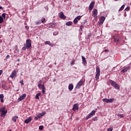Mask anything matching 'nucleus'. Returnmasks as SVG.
<instances>
[{
	"label": "nucleus",
	"mask_w": 131,
	"mask_h": 131,
	"mask_svg": "<svg viewBox=\"0 0 131 131\" xmlns=\"http://www.w3.org/2000/svg\"><path fill=\"white\" fill-rule=\"evenodd\" d=\"M82 84H83V81L81 80L80 81L78 82V83L76 85L77 89H80V86H81Z\"/></svg>",
	"instance_id": "1a4fd4ad"
},
{
	"label": "nucleus",
	"mask_w": 131,
	"mask_h": 131,
	"mask_svg": "<svg viewBox=\"0 0 131 131\" xmlns=\"http://www.w3.org/2000/svg\"><path fill=\"white\" fill-rule=\"evenodd\" d=\"M39 129H40V130H42V129H43V126L41 125L39 127Z\"/></svg>",
	"instance_id": "c9c22d12"
},
{
	"label": "nucleus",
	"mask_w": 131,
	"mask_h": 131,
	"mask_svg": "<svg viewBox=\"0 0 131 131\" xmlns=\"http://www.w3.org/2000/svg\"><path fill=\"white\" fill-rule=\"evenodd\" d=\"M9 58H10V55H7L6 58V59L7 60V59H9Z\"/></svg>",
	"instance_id": "49530a36"
},
{
	"label": "nucleus",
	"mask_w": 131,
	"mask_h": 131,
	"mask_svg": "<svg viewBox=\"0 0 131 131\" xmlns=\"http://www.w3.org/2000/svg\"><path fill=\"white\" fill-rule=\"evenodd\" d=\"M4 94H0V100L1 103H4Z\"/></svg>",
	"instance_id": "6ab92c4d"
},
{
	"label": "nucleus",
	"mask_w": 131,
	"mask_h": 131,
	"mask_svg": "<svg viewBox=\"0 0 131 131\" xmlns=\"http://www.w3.org/2000/svg\"><path fill=\"white\" fill-rule=\"evenodd\" d=\"M81 58H82V64L84 65V66H86V64H88V62L86 61L85 58H84L83 56H82Z\"/></svg>",
	"instance_id": "9d476101"
},
{
	"label": "nucleus",
	"mask_w": 131,
	"mask_h": 131,
	"mask_svg": "<svg viewBox=\"0 0 131 131\" xmlns=\"http://www.w3.org/2000/svg\"><path fill=\"white\" fill-rule=\"evenodd\" d=\"M45 44L49 45V46H52V43H51V42L50 41H45Z\"/></svg>",
	"instance_id": "cd10ccee"
},
{
	"label": "nucleus",
	"mask_w": 131,
	"mask_h": 131,
	"mask_svg": "<svg viewBox=\"0 0 131 131\" xmlns=\"http://www.w3.org/2000/svg\"><path fill=\"white\" fill-rule=\"evenodd\" d=\"M83 28H84L83 25H81V26H80V30H82V29H83Z\"/></svg>",
	"instance_id": "ea45409f"
},
{
	"label": "nucleus",
	"mask_w": 131,
	"mask_h": 131,
	"mask_svg": "<svg viewBox=\"0 0 131 131\" xmlns=\"http://www.w3.org/2000/svg\"><path fill=\"white\" fill-rule=\"evenodd\" d=\"M0 9H1V10H3V7L0 6Z\"/></svg>",
	"instance_id": "6e6d98bb"
},
{
	"label": "nucleus",
	"mask_w": 131,
	"mask_h": 131,
	"mask_svg": "<svg viewBox=\"0 0 131 131\" xmlns=\"http://www.w3.org/2000/svg\"><path fill=\"white\" fill-rule=\"evenodd\" d=\"M59 14V17L60 18H61V19H63V20H64V19H66V16H65V15H64V13L62 12H60Z\"/></svg>",
	"instance_id": "9b49d317"
},
{
	"label": "nucleus",
	"mask_w": 131,
	"mask_h": 131,
	"mask_svg": "<svg viewBox=\"0 0 131 131\" xmlns=\"http://www.w3.org/2000/svg\"><path fill=\"white\" fill-rule=\"evenodd\" d=\"M2 113L1 114V116L4 117V116H5L8 112V111H3V112H1Z\"/></svg>",
	"instance_id": "f3484780"
},
{
	"label": "nucleus",
	"mask_w": 131,
	"mask_h": 131,
	"mask_svg": "<svg viewBox=\"0 0 131 131\" xmlns=\"http://www.w3.org/2000/svg\"><path fill=\"white\" fill-rule=\"evenodd\" d=\"M58 32H54L53 33V35H58Z\"/></svg>",
	"instance_id": "79ce46f5"
},
{
	"label": "nucleus",
	"mask_w": 131,
	"mask_h": 131,
	"mask_svg": "<svg viewBox=\"0 0 131 131\" xmlns=\"http://www.w3.org/2000/svg\"><path fill=\"white\" fill-rule=\"evenodd\" d=\"M67 26H70L71 25H72V21H69L66 23Z\"/></svg>",
	"instance_id": "a878e982"
},
{
	"label": "nucleus",
	"mask_w": 131,
	"mask_h": 131,
	"mask_svg": "<svg viewBox=\"0 0 131 131\" xmlns=\"http://www.w3.org/2000/svg\"><path fill=\"white\" fill-rule=\"evenodd\" d=\"M17 77V71L16 70H14L12 72V73L10 75V77L11 78H16Z\"/></svg>",
	"instance_id": "7ed1b4c3"
},
{
	"label": "nucleus",
	"mask_w": 131,
	"mask_h": 131,
	"mask_svg": "<svg viewBox=\"0 0 131 131\" xmlns=\"http://www.w3.org/2000/svg\"><path fill=\"white\" fill-rule=\"evenodd\" d=\"M20 61V59H17V62H19Z\"/></svg>",
	"instance_id": "13d9d810"
},
{
	"label": "nucleus",
	"mask_w": 131,
	"mask_h": 131,
	"mask_svg": "<svg viewBox=\"0 0 131 131\" xmlns=\"http://www.w3.org/2000/svg\"><path fill=\"white\" fill-rule=\"evenodd\" d=\"M94 5H95V2H91L89 6V10L92 11V9H94Z\"/></svg>",
	"instance_id": "4468645a"
},
{
	"label": "nucleus",
	"mask_w": 131,
	"mask_h": 131,
	"mask_svg": "<svg viewBox=\"0 0 131 131\" xmlns=\"http://www.w3.org/2000/svg\"><path fill=\"white\" fill-rule=\"evenodd\" d=\"M114 100V98H110L107 99V98L103 99V101L105 102L106 103H112Z\"/></svg>",
	"instance_id": "6e6552de"
},
{
	"label": "nucleus",
	"mask_w": 131,
	"mask_h": 131,
	"mask_svg": "<svg viewBox=\"0 0 131 131\" xmlns=\"http://www.w3.org/2000/svg\"><path fill=\"white\" fill-rule=\"evenodd\" d=\"M114 39L115 42H119V39H120V35H115L114 36Z\"/></svg>",
	"instance_id": "39448f33"
},
{
	"label": "nucleus",
	"mask_w": 131,
	"mask_h": 131,
	"mask_svg": "<svg viewBox=\"0 0 131 131\" xmlns=\"http://www.w3.org/2000/svg\"><path fill=\"white\" fill-rule=\"evenodd\" d=\"M26 46L27 47L28 49L31 48V40L30 39H27Z\"/></svg>",
	"instance_id": "423d86ee"
},
{
	"label": "nucleus",
	"mask_w": 131,
	"mask_h": 131,
	"mask_svg": "<svg viewBox=\"0 0 131 131\" xmlns=\"http://www.w3.org/2000/svg\"><path fill=\"white\" fill-rule=\"evenodd\" d=\"M39 82H41V80H40V81H39Z\"/></svg>",
	"instance_id": "bf43d9fd"
},
{
	"label": "nucleus",
	"mask_w": 131,
	"mask_h": 131,
	"mask_svg": "<svg viewBox=\"0 0 131 131\" xmlns=\"http://www.w3.org/2000/svg\"><path fill=\"white\" fill-rule=\"evenodd\" d=\"M123 9V8H121V7L119 9V11H122Z\"/></svg>",
	"instance_id": "8fccbe9b"
},
{
	"label": "nucleus",
	"mask_w": 131,
	"mask_h": 131,
	"mask_svg": "<svg viewBox=\"0 0 131 131\" xmlns=\"http://www.w3.org/2000/svg\"><path fill=\"white\" fill-rule=\"evenodd\" d=\"M45 87L43 88H42V93H43V94H45Z\"/></svg>",
	"instance_id": "c03bdc74"
},
{
	"label": "nucleus",
	"mask_w": 131,
	"mask_h": 131,
	"mask_svg": "<svg viewBox=\"0 0 131 131\" xmlns=\"http://www.w3.org/2000/svg\"><path fill=\"white\" fill-rule=\"evenodd\" d=\"M78 22V20L75 18L74 19V24H76Z\"/></svg>",
	"instance_id": "473e14b6"
},
{
	"label": "nucleus",
	"mask_w": 131,
	"mask_h": 131,
	"mask_svg": "<svg viewBox=\"0 0 131 131\" xmlns=\"http://www.w3.org/2000/svg\"><path fill=\"white\" fill-rule=\"evenodd\" d=\"M82 17V16H80V15H78L77 16L76 18L77 19V20H80V19H81V17Z\"/></svg>",
	"instance_id": "c756f323"
},
{
	"label": "nucleus",
	"mask_w": 131,
	"mask_h": 131,
	"mask_svg": "<svg viewBox=\"0 0 131 131\" xmlns=\"http://www.w3.org/2000/svg\"><path fill=\"white\" fill-rule=\"evenodd\" d=\"M39 118H41L40 117V115H38L35 117V120H38V119H39Z\"/></svg>",
	"instance_id": "bb28decb"
},
{
	"label": "nucleus",
	"mask_w": 131,
	"mask_h": 131,
	"mask_svg": "<svg viewBox=\"0 0 131 131\" xmlns=\"http://www.w3.org/2000/svg\"><path fill=\"white\" fill-rule=\"evenodd\" d=\"M17 118H18V117L15 116L13 117L12 121H14V122H16V121H17Z\"/></svg>",
	"instance_id": "412c9836"
},
{
	"label": "nucleus",
	"mask_w": 131,
	"mask_h": 131,
	"mask_svg": "<svg viewBox=\"0 0 131 131\" xmlns=\"http://www.w3.org/2000/svg\"><path fill=\"white\" fill-rule=\"evenodd\" d=\"M96 72L95 79H96V80H99V79H100V78H99L100 77V68L96 67Z\"/></svg>",
	"instance_id": "f03ea898"
},
{
	"label": "nucleus",
	"mask_w": 131,
	"mask_h": 131,
	"mask_svg": "<svg viewBox=\"0 0 131 131\" xmlns=\"http://www.w3.org/2000/svg\"><path fill=\"white\" fill-rule=\"evenodd\" d=\"M92 120H93V121H97V120H98V117H94V118L92 119Z\"/></svg>",
	"instance_id": "f704fd0d"
},
{
	"label": "nucleus",
	"mask_w": 131,
	"mask_h": 131,
	"mask_svg": "<svg viewBox=\"0 0 131 131\" xmlns=\"http://www.w3.org/2000/svg\"><path fill=\"white\" fill-rule=\"evenodd\" d=\"M40 95H41L40 93H38L36 94L35 98L37 99V100H39V96H40Z\"/></svg>",
	"instance_id": "4be33fe9"
},
{
	"label": "nucleus",
	"mask_w": 131,
	"mask_h": 131,
	"mask_svg": "<svg viewBox=\"0 0 131 131\" xmlns=\"http://www.w3.org/2000/svg\"><path fill=\"white\" fill-rule=\"evenodd\" d=\"M116 2H117V1H118V0H115Z\"/></svg>",
	"instance_id": "052dcab7"
},
{
	"label": "nucleus",
	"mask_w": 131,
	"mask_h": 131,
	"mask_svg": "<svg viewBox=\"0 0 131 131\" xmlns=\"http://www.w3.org/2000/svg\"><path fill=\"white\" fill-rule=\"evenodd\" d=\"M45 114H46V113H42L40 114H39V115H40V117H42V116H43V115H45Z\"/></svg>",
	"instance_id": "58836bf2"
},
{
	"label": "nucleus",
	"mask_w": 131,
	"mask_h": 131,
	"mask_svg": "<svg viewBox=\"0 0 131 131\" xmlns=\"http://www.w3.org/2000/svg\"><path fill=\"white\" fill-rule=\"evenodd\" d=\"M68 88H69V91H72L73 90V84H70L69 85Z\"/></svg>",
	"instance_id": "aec40b11"
},
{
	"label": "nucleus",
	"mask_w": 131,
	"mask_h": 131,
	"mask_svg": "<svg viewBox=\"0 0 131 131\" xmlns=\"http://www.w3.org/2000/svg\"><path fill=\"white\" fill-rule=\"evenodd\" d=\"M105 19H106V18H105L104 16H101L100 19V24H103L104 21H105Z\"/></svg>",
	"instance_id": "dca6fc26"
},
{
	"label": "nucleus",
	"mask_w": 131,
	"mask_h": 131,
	"mask_svg": "<svg viewBox=\"0 0 131 131\" xmlns=\"http://www.w3.org/2000/svg\"><path fill=\"white\" fill-rule=\"evenodd\" d=\"M125 11H129V7H127L125 9Z\"/></svg>",
	"instance_id": "a19ab883"
},
{
	"label": "nucleus",
	"mask_w": 131,
	"mask_h": 131,
	"mask_svg": "<svg viewBox=\"0 0 131 131\" xmlns=\"http://www.w3.org/2000/svg\"><path fill=\"white\" fill-rule=\"evenodd\" d=\"M124 7H125V5H122V6L121 7V9H123H123H124Z\"/></svg>",
	"instance_id": "de8ad7c7"
},
{
	"label": "nucleus",
	"mask_w": 131,
	"mask_h": 131,
	"mask_svg": "<svg viewBox=\"0 0 131 131\" xmlns=\"http://www.w3.org/2000/svg\"><path fill=\"white\" fill-rule=\"evenodd\" d=\"M29 49V48H27V46H25V47H23V50H24V51H26V49Z\"/></svg>",
	"instance_id": "72a5a7b5"
},
{
	"label": "nucleus",
	"mask_w": 131,
	"mask_h": 131,
	"mask_svg": "<svg viewBox=\"0 0 131 131\" xmlns=\"http://www.w3.org/2000/svg\"><path fill=\"white\" fill-rule=\"evenodd\" d=\"M25 28H26V29H28L29 28V27L26 26L25 27Z\"/></svg>",
	"instance_id": "603ef678"
},
{
	"label": "nucleus",
	"mask_w": 131,
	"mask_h": 131,
	"mask_svg": "<svg viewBox=\"0 0 131 131\" xmlns=\"http://www.w3.org/2000/svg\"><path fill=\"white\" fill-rule=\"evenodd\" d=\"M38 86L39 89H43V88H45V85L44 84L42 85L41 84H38Z\"/></svg>",
	"instance_id": "5701e85b"
},
{
	"label": "nucleus",
	"mask_w": 131,
	"mask_h": 131,
	"mask_svg": "<svg viewBox=\"0 0 131 131\" xmlns=\"http://www.w3.org/2000/svg\"><path fill=\"white\" fill-rule=\"evenodd\" d=\"M25 98H26V94H24L21 96H20L19 97V98H18L17 101H18V102L23 101V100H24V99H25Z\"/></svg>",
	"instance_id": "0eeeda50"
},
{
	"label": "nucleus",
	"mask_w": 131,
	"mask_h": 131,
	"mask_svg": "<svg viewBox=\"0 0 131 131\" xmlns=\"http://www.w3.org/2000/svg\"><path fill=\"white\" fill-rule=\"evenodd\" d=\"M91 117H93V115H91L90 113L86 117V119L88 120L89 118H91Z\"/></svg>",
	"instance_id": "b1692460"
},
{
	"label": "nucleus",
	"mask_w": 131,
	"mask_h": 131,
	"mask_svg": "<svg viewBox=\"0 0 131 131\" xmlns=\"http://www.w3.org/2000/svg\"><path fill=\"white\" fill-rule=\"evenodd\" d=\"M95 113H96V111H95V110L92 111L90 113L91 115H92L93 116V115L95 114Z\"/></svg>",
	"instance_id": "7c9ffc66"
},
{
	"label": "nucleus",
	"mask_w": 131,
	"mask_h": 131,
	"mask_svg": "<svg viewBox=\"0 0 131 131\" xmlns=\"http://www.w3.org/2000/svg\"><path fill=\"white\" fill-rule=\"evenodd\" d=\"M45 21H46V18L42 17L41 18V22H42V23H45Z\"/></svg>",
	"instance_id": "e433bc0d"
},
{
	"label": "nucleus",
	"mask_w": 131,
	"mask_h": 131,
	"mask_svg": "<svg viewBox=\"0 0 131 131\" xmlns=\"http://www.w3.org/2000/svg\"><path fill=\"white\" fill-rule=\"evenodd\" d=\"M79 108H78V104L77 103H75L73 107V110H74V111H76V110H78Z\"/></svg>",
	"instance_id": "f8f14e48"
},
{
	"label": "nucleus",
	"mask_w": 131,
	"mask_h": 131,
	"mask_svg": "<svg viewBox=\"0 0 131 131\" xmlns=\"http://www.w3.org/2000/svg\"><path fill=\"white\" fill-rule=\"evenodd\" d=\"M104 52H105V53H107V52H109V50H107V49H105V50H104Z\"/></svg>",
	"instance_id": "3c124183"
},
{
	"label": "nucleus",
	"mask_w": 131,
	"mask_h": 131,
	"mask_svg": "<svg viewBox=\"0 0 131 131\" xmlns=\"http://www.w3.org/2000/svg\"><path fill=\"white\" fill-rule=\"evenodd\" d=\"M130 69V67H126L125 69H123L121 72H123V73H125V72H127V71H128Z\"/></svg>",
	"instance_id": "ddd939ff"
},
{
	"label": "nucleus",
	"mask_w": 131,
	"mask_h": 131,
	"mask_svg": "<svg viewBox=\"0 0 131 131\" xmlns=\"http://www.w3.org/2000/svg\"><path fill=\"white\" fill-rule=\"evenodd\" d=\"M53 81L55 82V81H56V79H54Z\"/></svg>",
	"instance_id": "4d7b16f0"
},
{
	"label": "nucleus",
	"mask_w": 131,
	"mask_h": 131,
	"mask_svg": "<svg viewBox=\"0 0 131 131\" xmlns=\"http://www.w3.org/2000/svg\"><path fill=\"white\" fill-rule=\"evenodd\" d=\"M20 84H22V85L24 84V83L23 82V80H20Z\"/></svg>",
	"instance_id": "a18cd8bd"
},
{
	"label": "nucleus",
	"mask_w": 131,
	"mask_h": 131,
	"mask_svg": "<svg viewBox=\"0 0 131 131\" xmlns=\"http://www.w3.org/2000/svg\"><path fill=\"white\" fill-rule=\"evenodd\" d=\"M117 116L119 117L120 118H123L124 117V116H123V114H118Z\"/></svg>",
	"instance_id": "393cba45"
},
{
	"label": "nucleus",
	"mask_w": 131,
	"mask_h": 131,
	"mask_svg": "<svg viewBox=\"0 0 131 131\" xmlns=\"http://www.w3.org/2000/svg\"><path fill=\"white\" fill-rule=\"evenodd\" d=\"M110 83L111 84L113 88H115L116 90H119L120 87L118 85V84L116 83L115 81H113L112 80H110Z\"/></svg>",
	"instance_id": "f257e3e1"
},
{
	"label": "nucleus",
	"mask_w": 131,
	"mask_h": 131,
	"mask_svg": "<svg viewBox=\"0 0 131 131\" xmlns=\"http://www.w3.org/2000/svg\"><path fill=\"white\" fill-rule=\"evenodd\" d=\"M38 24H40V23L38 22V23H36L37 25H38Z\"/></svg>",
	"instance_id": "5fc2aeb1"
},
{
	"label": "nucleus",
	"mask_w": 131,
	"mask_h": 131,
	"mask_svg": "<svg viewBox=\"0 0 131 131\" xmlns=\"http://www.w3.org/2000/svg\"><path fill=\"white\" fill-rule=\"evenodd\" d=\"M2 18H4V19H6V13H3L2 15Z\"/></svg>",
	"instance_id": "4c0bfd02"
},
{
	"label": "nucleus",
	"mask_w": 131,
	"mask_h": 131,
	"mask_svg": "<svg viewBox=\"0 0 131 131\" xmlns=\"http://www.w3.org/2000/svg\"><path fill=\"white\" fill-rule=\"evenodd\" d=\"M32 120V119L31 118V117H29L28 119L25 120V123H29V122H30Z\"/></svg>",
	"instance_id": "2eb2a0df"
},
{
	"label": "nucleus",
	"mask_w": 131,
	"mask_h": 131,
	"mask_svg": "<svg viewBox=\"0 0 131 131\" xmlns=\"http://www.w3.org/2000/svg\"><path fill=\"white\" fill-rule=\"evenodd\" d=\"M93 17L95 19H97V18H98V10L96 9H93Z\"/></svg>",
	"instance_id": "20e7f679"
},
{
	"label": "nucleus",
	"mask_w": 131,
	"mask_h": 131,
	"mask_svg": "<svg viewBox=\"0 0 131 131\" xmlns=\"http://www.w3.org/2000/svg\"><path fill=\"white\" fill-rule=\"evenodd\" d=\"M113 130V128L112 127H111V128H109L107 131H112Z\"/></svg>",
	"instance_id": "37998d69"
},
{
	"label": "nucleus",
	"mask_w": 131,
	"mask_h": 131,
	"mask_svg": "<svg viewBox=\"0 0 131 131\" xmlns=\"http://www.w3.org/2000/svg\"><path fill=\"white\" fill-rule=\"evenodd\" d=\"M3 22H4V18L0 15V24L3 23Z\"/></svg>",
	"instance_id": "c85d7f7f"
},
{
	"label": "nucleus",
	"mask_w": 131,
	"mask_h": 131,
	"mask_svg": "<svg viewBox=\"0 0 131 131\" xmlns=\"http://www.w3.org/2000/svg\"><path fill=\"white\" fill-rule=\"evenodd\" d=\"M54 26H55V25L52 24V23H50V24H48L47 25V27L48 28H54Z\"/></svg>",
	"instance_id": "a211bd4d"
},
{
	"label": "nucleus",
	"mask_w": 131,
	"mask_h": 131,
	"mask_svg": "<svg viewBox=\"0 0 131 131\" xmlns=\"http://www.w3.org/2000/svg\"><path fill=\"white\" fill-rule=\"evenodd\" d=\"M73 63H74V60L72 61V63H71L72 65H73Z\"/></svg>",
	"instance_id": "864d4df0"
},
{
	"label": "nucleus",
	"mask_w": 131,
	"mask_h": 131,
	"mask_svg": "<svg viewBox=\"0 0 131 131\" xmlns=\"http://www.w3.org/2000/svg\"><path fill=\"white\" fill-rule=\"evenodd\" d=\"M2 73H3V70H0V76L2 75Z\"/></svg>",
	"instance_id": "09e8293b"
},
{
	"label": "nucleus",
	"mask_w": 131,
	"mask_h": 131,
	"mask_svg": "<svg viewBox=\"0 0 131 131\" xmlns=\"http://www.w3.org/2000/svg\"><path fill=\"white\" fill-rule=\"evenodd\" d=\"M57 64V63H55V65H56Z\"/></svg>",
	"instance_id": "680f3d73"
},
{
	"label": "nucleus",
	"mask_w": 131,
	"mask_h": 131,
	"mask_svg": "<svg viewBox=\"0 0 131 131\" xmlns=\"http://www.w3.org/2000/svg\"><path fill=\"white\" fill-rule=\"evenodd\" d=\"M5 109H6V108H5V107H2L1 108H0V112L5 111Z\"/></svg>",
	"instance_id": "2f4dec72"
}]
</instances>
